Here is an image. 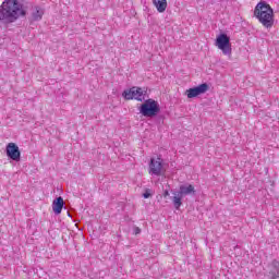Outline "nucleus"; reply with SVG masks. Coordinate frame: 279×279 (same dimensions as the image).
Masks as SVG:
<instances>
[{"label":"nucleus","mask_w":279,"mask_h":279,"mask_svg":"<svg viewBox=\"0 0 279 279\" xmlns=\"http://www.w3.org/2000/svg\"><path fill=\"white\" fill-rule=\"evenodd\" d=\"M140 112L143 117L154 118L160 112V105L154 99H147L140 107Z\"/></svg>","instance_id":"4"},{"label":"nucleus","mask_w":279,"mask_h":279,"mask_svg":"<svg viewBox=\"0 0 279 279\" xmlns=\"http://www.w3.org/2000/svg\"><path fill=\"white\" fill-rule=\"evenodd\" d=\"M153 4L155 5L157 12L161 14L167 10V0H153Z\"/></svg>","instance_id":"13"},{"label":"nucleus","mask_w":279,"mask_h":279,"mask_svg":"<svg viewBox=\"0 0 279 279\" xmlns=\"http://www.w3.org/2000/svg\"><path fill=\"white\" fill-rule=\"evenodd\" d=\"M216 47H218L225 56H232V45H230V37H228V35H218L216 38Z\"/></svg>","instance_id":"6"},{"label":"nucleus","mask_w":279,"mask_h":279,"mask_svg":"<svg viewBox=\"0 0 279 279\" xmlns=\"http://www.w3.org/2000/svg\"><path fill=\"white\" fill-rule=\"evenodd\" d=\"M149 175H162L165 173V163L162 162V158H151L149 162Z\"/></svg>","instance_id":"7"},{"label":"nucleus","mask_w":279,"mask_h":279,"mask_svg":"<svg viewBox=\"0 0 279 279\" xmlns=\"http://www.w3.org/2000/svg\"><path fill=\"white\" fill-rule=\"evenodd\" d=\"M62 208H64V198L59 196L52 202V210L54 215H60L62 213Z\"/></svg>","instance_id":"10"},{"label":"nucleus","mask_w":279,"mask_h":279,"mask_svg":"<svg viewBox=\"0 0 279 279\" xmlns=\"http://www.w3.org/2000/svg\"><path fill=\"white\" fill-rule=\"evenodd\" d=\"M45 10L38 5L32 8L31 19L32 21H43Z\"/></svg>","instance_id":"11"},{"label":"nucleus","mask_w":279,"mask_h":279,"mask_svg":"<svg viewBox=\"0 0 279 279\" xmlns=\"http://www.w3.org/2000/svg\"><path fill=\"white\" fill-rule=\"evenodd\" d=\"M135 234H141V229L136 228L135 229Z\"/></svg>","instance_id":"15"},{"label":"nucleus","mask_w":279,"mask_h":279,"mask_svg":"<svg viewBox=\"0 0 279 279\" xmlns=\"http://www.w3.org/2000/svg\"><path fill=\"white\" fill-rule=\"evenodd\" d=\"M122 97L128 100L135 99L136 101H145V97H147V89L142 87H131L122 93Z\"/></svg>","instance_id":"5"},{"label":"nucleus","mask_w":279,"mask_h":279,"mask_svg":"<svg viewBox=\"0 0 279 279\" xmlns=\"http://www.w3.org/2000/svg\"><path fill=\"white\" fill-rule=\"evenodd\" d=\"M149 196H150V194L147 193V192L143 194V197H144L145 199H148Z\"/></svg>","instance_id":"14"},{"label":"nucleus","mask_w":279,"mask_h":279,"mask_svg":"<svg viewBox=\"0 0 279 279\" xmlns=\"http://www.w3.org/2000/svg\"><path fill=\"white\" fill-rule=\"evenodd\" d=\"M254 16L266 29L274 27V9L265 1H260L254 9Z\"/></svg>","instance_id":"2"},{"label":"nucleus","mask_w":279,"mask_h":279,"mask_svg":"<svg viewBox=\"0 0 279 279\" xmlns=\"http://www.w3.org/2000/svg\"><path fill=\"white\" fill-rule=\"evenodd\" d=\"M172 194V204L177 210H180V206H182V198L186 197V195H195V186L192 184H183L180 185L179 191H175Z\"/></svg>","instance_id":"3"},{"label":"nucleus","mask_w":279,"mask_h":279,"mask_svg":"<svg viewBox=\"0 0 279 279\" xmlns=\"http://www.w3.org/2000/svg\"><path fill=\"white\" fill-rule=\"evenodd\" d=\"M269 277L271 279L279 278V262L278 260L272 262V264L270 266Z\"/></svg>","instance_id":"12"},{"label":"nucleus","mask_w":279,"mask_h":279,"mask_svg":"<svg viewBox=\"0 0 279 279\" xmlns=\"http://www.w3.org/2000/svg\"><path fill=\"white\" fill-rule=\"evenodd\" d=\"M7 156L11 158V160L19 162V160H21V150H19V146L14 143H9L7 145Z\"/></svg>","instance_id":"9"},{"label":"nucleus","mask_w":279,"mask_h":279,"mask_svg":"<svg viewBox=\"0 0 279 279\" xmlns=\"http://www.w3.org/2000/svg\"><path fill=\"white\" fill-rule=\"evenodd\" d=\"M169 196V191L165 192V197Z\"/></svg>","instance_id":"16"},{"label":"nucleus","mask_w":279,"mask_h":279,"mask_svg":"<svg viewBox=\"0 0 279 279\" xmlns=\"http://www.w3.org/2000/svg\"><path fill=\"white\" fill-rule=\"evenodd\" d=\"M185 93H186L187 99L199 97V95H204L205 93H208V84L203 83L196 87H192L187 89Z\"/></svg>","instance_id":"8"},{"label":"nucleus","mask_w":279,"mask_h":279,"mask_svg":"<svg viewBox=\"0 0 279 279\" xmlns=\"http://www.w3.org/2000/svg\"><path fill=\"white\" fill-rule=\"evenodd\" d=\"M25 14L27 13L19 0H4L0 5V21L4 23H14Z\"/></svg>","instance_id":"1"}]
</instances>
